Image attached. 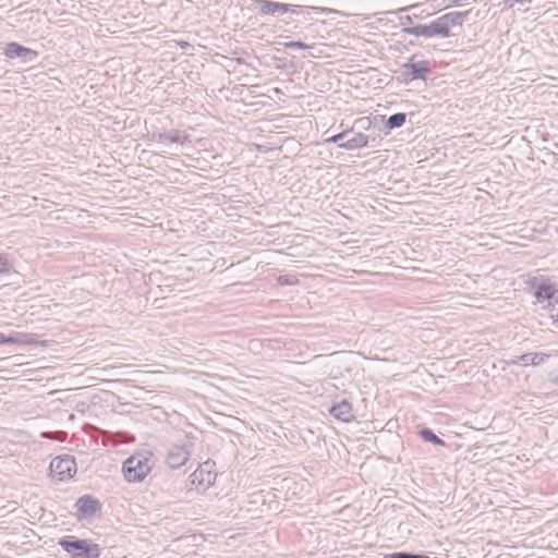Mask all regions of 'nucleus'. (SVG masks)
Segmentation results:
<instances>
[{
	"label": "nucleus",
	"mask_w": 558,
	"mask_h": 558,
	"mask_svg": "<svg viewBox=\"0 0 558 558\" xmlns=\"http://www.w3.org/2000/svg\"><path fill=\"white\" fill-rule=\"evenodd\" d=\"M151 452L135 453L123 462L122 471L129 483H141L153 469Z\"/></svg>",
	"instance_id": "obj_1"
},
{
	"label": "nucleus",
	"mask_w": 558,
	"mask_h": 558,
	"mask_svg": "<svg viewBox=\"0 0 558 558\" xmlns=\"http://www.w3.org/2000/svg\"><path fill=\"white\" fill-rule=\"evenodd\" d=\"M59 545L71 558H99L100 548L97 544H88L85 539L66 536L59 539Z\"/></svg>",
	"instance_id": "obj_2"
},
{
	"label": "nucleus",
	"mask_w": 558,
	"mask_h": 558,
	"mask_svg": "<svg viewBox=\"0 0 558 558\" xmlns=\"http://www.w3.org/2000/svg\"><path fill=\"white\" fill-rule=\"evenodd\" d=\"M193 446L194 444L190 438L172 444L166 453V464L172 470L185 465L191 458Z\"/></svg>",
	"instance_id": "obj_3"
},
{
	"label": "nucleus",
	"mask_w": 558,
	"mask_h": 558,
	"mask_svg": "<svg viewBox=\"0 0 558 558\" xmlns=\"http://www.w3.org/2000/svg\"><path fill=\"white\" fill-rule=\"evenodd\" d=\"M403 32L415 36V37H448V31L446 29V20L436 19L428 25L418 24L411 27H404Z\"/></svg>",
	"instance_id": "obj_4"
},
{
	"label": "nucleus",
	"mask_w": 558,
	"mask_h": 558,
	"mask_svg": "<svg viewBox=\"0 0 558 558\" xmlns=\"http://www.w3.org/2000/svg\"><path fill=\"white\" fill-rule=\"evenodd\" d=\"M50 474L59 481L71 478L76 473V461L72 456H59L50 462Z\"/></svg>",
	"instance_id": "obj_5"
},
{
	"label": "nucleus",
	"mask_w": 558,
	"mask_h": 558,
	"mask_svg": "<svg viewBox=\"0 0 558 558\" xmlns=\"http://www.w3.org/2000/svg\"><path fill=\"white\" fill-rule=\"evenodd\" d=\"M215 462L205 461L191 475V483L202 489H207L216 481Z\"/></svg>",
	"instance_id": "obj_6"
},
{
	"label": "nucleus",
	"mask_w": 558,
	"mask_h": 558,
	"mask_svg": "<svg viewBox=\"0 0 558 558\" xmlns=\"http://www.w3.org/2000/svg\"><path fill=\"white\" fill-rule=\"evenodd\" d=\"M0 344H19V345H46V341L41 340L36 333L13 331L10 335L0 332Z\"/></svg>",
	"instance_id": "obj_7"
},
{
	"label": "nucleus",
	"mask_w": 558,
	"mask_h": 558,
	"mask_svg": "<svg viewBox=\"0 0 558 558\" xmlns=\"http://www.w3.org/2000/svg\"><path fill=\"white\" fill-rule=\"evenodd\" d=\"M154 140L158 142H169L173 144H179L181 146H184L185 144L190 143V135L185 131L180 130H170L167 132H160L153 135Z\"/></svg>",
	"instance_id": "obj_8"
},
{
	"label": "nucleus",
	"mask_w": 558,
	"mask_h": 558,
	"mask_svg": "<svg viewBox=\"0 0 558 558\" xmlns=\"http://www.w3.org/2000/svg\"><path fill=\"white\" fill-rule=\"evenodd\" d=\"M329 413L338 421L349 423L354 418L352 404L348 400H341L329 409Z\"/></svg>",
	"instance_id": "obj_9"
},
{
	"label": "nucleus",
	"mask_w": 558,
	"mask_h": 558,
	"mask_svg": "<svg viewBox=\"0 0 558 558\" xmlns=\"http://www.w3.org/2000/svg\"><path fill=\"white\" fill-rule=\"evenodd\" d=\"M429 72L428 63L420 61L416 63H407L403 65V75L407 80L424 78L425 74Z\"/></svg>",
	"instance_id": "obj_10"
},
{
	"label": "nucleus",
	"mask_w": 558,
	"mask_h": 558,
	"mask_svg": "<svg viewBox=\"0 0 558 558\" xmlns=\"http://www.w3.org/2000/svg\"><path fill=\"white\" fill-rule=\"evenodd\" d=\"M75 506H76L77 512L81 515L89 517V515H94L96 513V511L98 510L99 504L95 498H93L88 495H85L77 499Z\"/></svg>",
	"instance_id": "obj_11"
},
{
	"label": "nucleus",
	"mask_w": 558,
	"mask_h": 558,
	"mask_svg": "<svg viewBox=\"0 0 558 558\" xmlns=\"http://www.w3.org/2000/svg\"><path fill=\"white\" fill-rule=\"evenodd\" d=\"M369 144V136L364 133H354L350 138H347L340 148L347 150H355L367 147Z\"/></svg>",
	"instance_id": "obj_12"
},
{
	"label": "nucleus",
	"mask_w": 558,
	"mask_h": 558,
	"mask_svg": "<svg viewBox=\"0 0 558 558\" xmlns=\"http://www.w3.org/2000/svg\"><path fill=\"white\" fill-rule=\"evenodd\" d=\"M549 354L543 352H531L518 356L523 366H538L547 361Z\"/></svg>",
	"instance_id": "obj_13"
},
{
	"label": "nucleus",
	"mask_w": 558,
	"mask_h": 558,
	"mask_svg": "<svg viewBox=\"0 0 558 558\" xmlns=\"http://www.w3.org/2000/svg\"><path fill=\"white\" fill-rule=\"evenodd\" d=\"M4 54L8 58L14 59V58H24L27 54H33L34 57L37 56L35 51H33L29 48L23 47L16 43H10L4 48Z\"/></svg>",
	"instance_id": "obj_14"
},
{
	"label": "nucleus",
	"mask_w": 558,
	"mask_h": 558,
	"mask_svg": "<svg viewBox=\"0 0 558 558\" xmlns=\"http://www.w3.org/2000/svg\"><path fill=\"white\" fill-rule=\"evenodd\" d=\"M533 288L535 289V298L537 300V302L542 303L546 300H549L551 299L555 293H556V289L553 284H549V283H539V284H533Z\"/></svg>",
	"instance_id": "obj_15"
},
{
	"label": "nucleus",
	"mask_w": 558,
	"mask_h": 558,
	"mask_svg": "<svg viewBox=\"0 0 558 558\" xmlns=\"http://www.w3.org/2000/svg\"><path fill=\"white\" fill-rule=\"evenodd\" d=\"M256 7L265 15L274 14L278 10V2L269 0H256Z\"/></svg>",
	"instance_id": "obj_16"
},
{
	"label": "nucleus",
	"mask_w": 558,
	"mask_h": 558,
	"mask_svg": "<svg viewBox=\"0 0 558 558\" xmlns=\"http://www.w3.org/2000/svg\"><path fill=\"white\" fill-rule=\"evenodd\" d=\"M405 118L404 113H395L388 118L386 126L390 130L400 128L404 124Z\"/></svg>",
	"instance_id": "obj_17"
},
{
	"label": "nucleus",
	"mask_w": 558,
	"mask_h": 558,
	"mask_svg": "<svg viewBox=\"0 0 558 558\" xmlns=\"http://www.w3.org/2000/svg\"><path fill=\"white\" fill-rule=\"evenodd\" d=\"M462 14L459 12H450L445 15L438 17L439 20H446V29L448 31V35L450 34V27L452 25H457L460 22Z\"/></svg>",
	"instance_id": "obj_18"
},
{
	"label": "nucleus",
	"mask_w": 558,
	"mask_h": 558,
	"mask_svg": "<svg viewBox=\"0 0 558 558\" xmlns=\"http://www.w3.org/2000/svg\"><path fill=\"white\" fill-rule=\"evenodd\" d=\"M420 435L421 437L426 440V441H429V442H433L435 445H440V446H444L445 445V441L442 439H440L437 435H435L430 429L428 428H423L420 430Z\"/></svg>",
	"instance_id": "obj_19"
},
{
	"label": "nucleus",
	"mask_w": 558,
	"mask_h": 558,
	"mask_svg": "<svg viewBox=\"0 0 558 558\" xmlns=\"http://www.w3.org/2000/svg\"><path fill=\"white\" fill-rule=\"evenodd\" d=\"M349 134H350V131H343L339 134H336V135L327 138L325 142L326 143H335L338 145V147H340V144L344 143V140L348 137Z\"/></svg>",
	"instance_id": "obj_20"
},
{
	"label": "nucleus",
	"mask_w": 558,
	"mask_h": 558,
	"mask_svg": "<svg viewBox=\"0 0 558 558\" xmlns=\"http://www.w3.org/2000/svg\"><path fill=\"white\" fill-rule=\"evenodd\" d=\"M277 281L281 286H293L298 282V279L295 278V276L284 275V276H279L277 278Z\"/></svg>",
	"instance_id": "obj_21"
},
{
	"label": "nucleus",
	"mask_w": 558,
	"mask_h": 558,
	"mask_svg": "<svg viewBox=\"0 0 558 558\" xmlns=\"http://www.w3.org/2000/svg\"><path fill=\"white\" fill-rule=\"evenodd\" d=\"M284 47L288 49H302V50H308L312 48V46L303 43V41H289L284 44Z\"/></svg>",
	"instance_id": "obj_22"
},
{
	"label": "nucleus",
	"mask_w": 558,
	"mask_h": 558,
	"mask_svg": "<svg viewBox=\"0 0 558 558\" xmlns=\"http://www.w3.org/2000/svg\"><path fill=\"white\" fill-rule=\"evenodd\" d=\"M386 558H429L425 555H413L408 553H393L390 555H387Z\"/></svg>",
	"instance_id": "obj_23"
},
{
	"label": "nucleus",
	"mask_w": 558,
	"mask_h": 558,
	"mask_svg": "<svg viewBox=\"0 0 558 558\" xmlns=\"http://www.w3.org/2000/svg\"><path fill=\"white\" fill-rule=\"evenodd\" d=\"M10 270V265L5 258L0 257V274H7Z\"/></svg>",
	"instance_id": "obj_24"
},
{
	"label": "nucleus",
	"mask_w": 558,
	"mask_h": 558,
	"mask_svg": "<svg viewBox=\"0 0 558 558\" xmlns=\"http://www.w3.org/2000/svg\"><path fill=\"white\" fill-rule=\"evenodd\" d=\"M531 1H532V0H506V2H507L510 7H514L515 4L523 5V4L530 3Z\"/></svg>",
	"instance_id": "obj_25"
},
{
	"label": "nucleus",
	"mask_w": 558,
	"mask_h": 558,
	"mask_svg": "<svg viewBox=\"0 0 558 558\" xmlns=\"http://www.w3.org/2000/svg\"><path fill=\"white\" fill-rule=\"evenodd\" d=\"M40 436H41L43 438H47V439H58V440H61V441L64 439V438H61V437H57V436H54L52 433H49V432H43V433L40 434Z\"/></svg>",
	"instance_id": "obj_26"
},
{
	"label": "nucleus",
	"mask_w": 558,
	"mask_h": 558,
	"mask_svg": "<svg viewBox=\"0 0 558 558\" xmlns=\"http://www.w3.org/2000/svg\"><path fill=\"white\" fill-rule=\"evenodd\" d=\"M290 10V4L279 3L277 12L287 13Z\"/></svg>",
	"instance_id": "obj_27"
},
{
	"label": "nucleus",
	"mask_w": 558,
	"mask_h": 558,
	"mask_svg": "<svg viewBox=\"0 0 558 558\" xmlns=\"http://www.w3.org/2000/svg\"><path fill=\"white\" fill-rule=\"evenodd\" d=\"M520 363H521V361L518 360V356H515L514 359H512L511 361L508 362L509 365H518Z\"/></svg>",
	"instance_id": "obj_28"
},
{
	"label": "nucleus",
	"mask_w": 558,
	"mask_h": 558,
	"mask_svg": "<svg viewBox=\"0 0 558 558\" xmlns=\"http://www.w3.org/2000/svg\"><path fill=\"white\" fill-rule=\"evenodd\" d=\"M296 8H298L296 5L290 4V10H288V12H290V13H298Z\"/></svg>",
	"instance_id": "obj_29"
}]
</instances>
